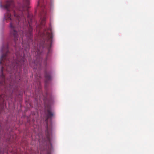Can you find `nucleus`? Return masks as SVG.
Instances as JSON below:
<instances>
[{
    "label": "nucleus",
    "instance_id": "nucleus-3",
    "mask_svg": "<svg viewBox=\"0 0 154 154\" xmlns=\"http://www.w3.org/2000/svg\"><path fill=\"white\" fill-rule=\"evenodd\" d=\"M41 26H44L45 23V20L47 17L46 9L45 6H43L41 7Z\"/></svg>",
    "mask_w": 154,
    "mask_h": 154
},
{
    "label": "nucleus",
    "instance_id": "nucleus-2",
    "mask_svg": "<svg viewBox=\"0 0 154 154\" xmlns=\"http://www.w3.org/2000/svg\"><path fill=\"white\" fill-rule=\"evenodd\" d=\"M53 117H45L46 124L45 137L43 139V147L40 149V154H51L53 150L51 143L52 127L51 119Z\"/></svg>",
    "mask_w": 154,
    "mask_h": 154
},
{
    "label": "nucleus",
    "instance_id": "nucleus-6",
    "mask_svg": "<svg viewBox=\"0 0 154 154\" xmlns=\"http://www.w3.org/2000/svg\"><path fill=\"white\" fill-rule=\"evenodd\" d=\"M37 55H38V48H37Z\"/></svg>",
    "mask_w": 154,
    "mask_h": 154
},
{
    "label": "nucleus",
    "instance_id": "nucleus-8",
    "mask_svg": "<svg viewBox=\"0 0 154 154\" xmlns=\"http://www.w3.org/2000/svg\"><path fill=\"white\" fill-rule=\"evenodd\" d=\"M39 35L40 34V31L39 30Z\"/></svg>",
    "mask_w": 154,
    "mask_h": 154
},
{
    "label": "nucleus",
    "instance_id": "nucleus-5",
    "mask_svg": "<svg viewBox=\"0 0 154 154\" xmlns=\"http://www.w3.org/2000/svg\"><path fill=\"white\" fill-rule=\"evenodd\" d=\"M38 56H36L35 59L31 61L29 59V66L32 67L33 69H36L37 68L38 65Z\"/></svg>",
    "mask_w": 154,
    "mask_h": 154
},
{
    "label": "nucleus",
    "instance_id": "nucleus-1",
    "mask_svg": "<svg viewBox=\"0 0 154 154\" xmlns=\"http://www.w3.org/2000/svg\"><path fill=\"white\" fill-rule=\"evenodd\" d=\"M43 38L39 41V63L45 66L47 61L51 56L52 51L51 48L53 35L50 28L45 29L41 35ZM40 64L39 63V67Z\"/></svg>",
    "mask_w": 154,
    "mask_h": 154
},
{
    "label": "nucleus",
    "instance_id": "nucleus-10",
    "mask_svg": "<svg viewBox=\"0 0 154 154\" xmlns=\"http://www.w3.org/2000/svg\"><path fill=\"white\" fill-rule=\"evenodd\" d=\"M39 6H40V4L39 3Z\"/></svg>",
    "mask_w": 154,
    "mask_h": 154
},
{
    "label": "nucleus",
    "instance_id": "nucleus-9",
    "mask_svg": "<svg viewBox=\"0 0 154 154\" xmlns=\"http://www.w3.org/2000/svg\"><path fill=\"white\" fill-rule=\"evenodd\" d=\"M39 28H40V26H39L40 25L39 24Z\"/></svg>",
    "mask_w": 154,
    "mask_h": 154
},
{
    "label": "nucleus",
    "instance_id": "nucleus-7",
    "mask_svg": "<svg viewBox=\"0 0 154 154\" xmlns=\"http://www.w3.org/2000/svg\"><path fill=\"white\" fill-rule=\"evenodd\" d=\"M37 6H38V0H37Z\"/></svg>",
    "mask_w": 154,
    "mask_h": 154
},
{
    "label": "nucleus",
    "instance_id": "nucleus-4",
    "mask_svg": "<svg viewBox=\"0 0 154 154\" xmlns=\"http://www.w3.org/2000/svg\"><path fill=\"white\" fill-rule=\"evenodd\" d=\"M45 88H46L48 86L50 82L52 79L51 73L45 71Z\"/></svg>",
    "mask_w": 154,
    "mask_h": 154
}]
</instances>
